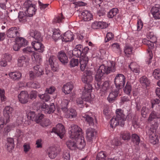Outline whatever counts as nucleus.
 Returning <instances> with one entry per match:
<instances>
[{
	"label": "nucleus",
	"mask_w": 160,
	"mask_h": 160,
	"mask_svg": "<svg viewBox=\"0 0 160 160\" xmlns=\"http://www.w3.org/2000/svg\"><path fill=\"white\" fill-rule=\"evenodd\" d=\"M118 10L117 8H114L112 9L108 14V17L109 18H112L118 12Z\"/></svg>",
	"instance_id": "41"
},
{
	"label": "nucleus",
	"mask_w": 160,
	"mask_h": 160,
	"mask_svg": "<svg viewBox=\"0 0 160 160\" xmlns=\"http://www.w3.org/2000/svg\"><path fill=\"white\" fill-rule=\"evenodd\" d=\"M111 64L112 65L111 67H107L103 65H102L99 67L98 69L95 78L96 82H95V86L97 90L101 89L102 91L104 92L109 89L110 86L109 81H105L102 85L101 84V78L103 75L105 74H108L110 72H113L115 70V63L112 61Z\"/></svg>",
	"instance_id": "1"
},
{
	"label": "nucleus",
	"mask_w": 160,
	"mask_h": 160,
	"mask_svg": "<svg viewBox=\"0 0 160 160\" xmlns=\"http://www.w3.org/2000/svg\"><path fill=\"white\" fill-rule=\"evenodd\" d=\"M42 140L41 139H37L36 141V144L37 148H41L42 147Z\"/></svg>",
	"instance_id": "64"
},
{
	"label": "nucleus",
	"mask_w": 160,
	"mask_h": 160,
	"mask_svg": "<svg viewBox=\"0 0 160 160\" xmlns=\"http://www.w3.org/2000/svg\"><path fill=\"white\" fill-rule=\"evenodd\" d=\"M97 25L98 27L101 28H105L108 27V24L105 22H98L93 23L92 25V27L94 29L96 28L95 27V26Z\"/></svg>",
	"instance_id": "36"
},
{
	"label": "nucleus",
	"mask_w": 160,
	"mask_h": 160,
	"mask_svg": "<svg viewBox=\"0 0 160 160\" xmlns=\"http://www.w3.org/2000/svg\"><path fill=\"white\" fill-rule=\"evenodd\" d=\"M23 8L25 10V12L26 14L29 17L33 16L37 10L35 5L33 4L30 0H27L24 2L23 4Z\"/></svg>",
	"instance_id": "4"
},
{
	"label": "nucleus",
	"mask_w": 160,
	"mask_h": 160,
	"mask_svg": "<svg viewBox=\"0 0 160 160\" xmlns=\"http://www.w3.org/2000/svg\"><path fill=\"white\" fill-rule=\"evenodd\" d=\"M116 117L112 118L110 121V126L112 128H115L117 125H119L123 127L126 120V116L123 113V111L121 109L116 110Z\"/></svg>",
	"instance_id": "2"
},
{
	"label": "nucleus",
	"mask_w": 160,
	"mask_h": 160,
	"mask_svg": "<svg viewBox=\"0 0 160 160\" xmlns=\"http://www.w3.org/2000/svg\"><path fill=\"white\" fill-rule=\"evenodd\" d=\"M63 157L64 159L66 160H70V156L69 151L68 150L65 151L63 154Z\"/></svg>",
	"instance_id": "59"
},
{
	"label": "nucleus",
	"mask_w": 160,
	"mask_h": 160,
	"mask_svg": "<svg viewBox=\"0 0 160 160\" xmlns=\"http://www.w3.org/2000/svg\"><path fill=\"white\" fill-rule=\"evenodd\" d=\"M119 89L116 88L114 91H112L109 94L108 99L110 103L113 102L115 100L118 94Z\"/></svg>",
	"instance_id": "25"
},
{
	"label": "nucleus",
	"mask_w": 160,
	"mask_h": 160,
	"mask_svg": "<svg viewBox=\"0 0 160 160\" xmlns=\"http://www.w3.org/2000/svg\"><path fill=\"white\" fill-rule=\"evenodd\" d=\"M126 118L128 121H132V125L134 128H138V125L136 121V119H135L134 118H133V119H131L132 118V117L131 114H128Z\"/></svg>",
	"instance_id": "44"
},
{
	"label": "nucleus",
	"mask_w": 160,
	"mask_h": 160,
	"mask_svg": "<svg viewBox=\"0 0 160 160\" xmlns=\"http://www.w3.org/2000/svg\"><path fill=\"white\" fill-rule=\"evenodd\" d=\"M33 57L35 59V60L36 62L40 63L42 60V58L41 56L39 55L38 54L34 53L33 55Z\"/></svg>",
	"instance_id": "63"
},
{
	"label": "nucleus",
	"mask_w": 160,
	"mask_h": 160,
	"mask_svg": "<svg viewBox=\"0 0 160 160\" xmlns=\"http://www.w3.org/2000/svg\"><path fill=\"white\" fill-rule=\"evenodd\" d=\"M151 12L155 19H160V5L156 4L151 9Z\"/></svg>",
	"instance_id": "18"
},
{
	"label": "nucleus",
	"mask_w": 160,
	"mask_h": 160,
	"mask_svg": "<svg viewBox=\"0 0 160 160\" xmlns=\"http://www.w3.org/2000/svg\"><path fill=\"white\" fill-rule=\"evenodd\" d=\"M66 144L68 148L71 150L77 148L76 143L72 140H68L66 142Z\"/></svg>",
	"instance_id": "38"
},
{
	"label": "nucleus",
	"mask_w": 160,
	"mask_h": 160,
	"mask_svg": "<svg viewBox=\"0 0 160 160\" xmlns=\"http://www.w3.org/2000/svg\"><path fill=\"white\" fill-rule=\"evenodd\" d=\"M5 93L4 90L0 88V97L2 102H4L7 100L6 97L5 96Z\"/></svg>",
	"instance_id": "51"
},
{
	"label": "nucleus",
	"mask_w": 160,
	"mask_h": 160,
	"mask_svg": "<svg viewBox=\"0 0 160 160\" xmlns=\"http://www.w3.org/2000/svg\"><path fill=\"white\" fill-rule=\"evenodd\" d=\"M64 103H65V105L64 107L62 108V109L63 111L67 112L66 115V118H71L75 117L76 115L75 110L72 109L69 110H67V106L68 102L67 100H65L62 102V106Z\"/></svg>",
	"instance_id": "9"
},
{
	"label": "nucleus",
	"mask_w": 160,
	"mask_h": 160,
	"mask_svg": "<svg viewBox=\"0 0 160 160\" xmlns=\"http://www.w3.org/2000/svg\"><path fill=\"white\" fill-rule=\"evenodd\" d=\"M58 58L60 61L62 63L68 62V58L66 53L63 52H60L58 54Z\"/></svg>",
	"instance_id": "30"
},
{
	"label": "nucleus",
	"mask_w": 160,
	"mask_h": 160,
	"mask_svg": "<svg viewBox=\"0 0 160 160\" xmlns=\"http://www.w3.org/2000/svg\"><path fill=\"white\" fill-rule=\"evenodd\" d=\"M70 64L71 67H74L77 66L78 64V59L72 58L70 62Z\"/></svg>",
	"instance_id": "55"
},
{
	"label": "nucleus",
	"mask_w": 160,
	"mask_h": 160,
	"mask_svg": "<svg viewBox=\"0 0 160 160\" xmlns=\"http://www.w3.org/2000/svg\"><path fill=\"white\" fill-rule=\"evenodd\" d=\"M73 88V85L71 83L68 82L63 85L62 91L65 94L70 93Z\"/></svg>",
	"instance_id": "28"
},
{
	"label": "nucleus",
	"mask_w": 160,
	"mask_h": 160,
	"mask_svg": "<svg viewBox=\"0 0 160 160\" xmlns=\"http://www.w3.org/2000/svg\"><path fill=\"white\" fill-rule=\"evenodd\" d=\"M67 54L69 58L74 55L78 58H80V44L76 45L73 51L70 50L67 52Z\"/></svg>",
	"instance_id": "17"
},
{
	"label": "nucleus",
	"mask_w": 160,
	"mask_h": 160,
	"mask_svg": "<svg viewBox=\"0 0 160 160\" xmlns=\"http://www.w3.org/2000/svg\"><path fill=\"white\" fill-rule=\"evenodd\" d=\"M82 117L85 119V120L87 121L89 126L94 127L93 119L92 117L86 114L84 116H82Z\"/></svg>",
	"instance_id": "39"
},
{
	"label": "nucleus",
	"mask_w": 160,
	"mask_h": 160,
	"mask_svg": "<svg viewBox=\"0 0 160 160\" xmlns=\"http://www.w3.org/2000/svg\"><path fill=\"white\" fill-rule=\"evenodd\" d=\"M107 156L103 152H99L97 155L96 160H106Z\"/></svg>",
	"instance_id": "43"
},
{
	"label": "nucleus",
	"mask_w": 160,
	"mask_h": 160,
	"mask_svg": "<svg viewBox=\"0 0 160 160\" xmlns=\"http://www.w3.org/2000/svg\"><path fill=\"white\" fill-rule=\"evenodd\" d=\"M18 97L19 101L22 104L27 103L29 99L28 94L27 92L24 91H21Z\"/></svg>",
	"instance_id": "16"
},
{
	"label": "nucleus",
	"mask_w": 160,
	"mask_h": 160,
	"mask_svg": "<svg viewBox=\"0 0 160 160\" xmlns=\"http://www.w3.org/2000/svg\"><path fill=\"white\" fill-rule=\"evenodd\" d=\"M121 137L124 140L128 141L130 139L131 135L130 133L126 132L121 134Z\"/></svg>",
	"instance_id": "49"
},
{
	"label": "nucleus",
	"mask_w": 160,
	"mask_h": 160,
	"mask_svg": "<svg viewBox=\"0 0 160 160\" xmlns=\"http://www.w3.org/2000/svg\"><path fill=\"white\" fill-rule=\"evenodd\" d=\"M23 147L24 151L26 153L29 151L31 149L30 144L29 143H25L23 146Z\"/></svg>",
	"instance_id": "61"
},
{
	"label": "nucleus",
	"mask_w": 160,
	"mask_h": 160,
	"mask_svg": "<svg viewBox=\"0 0 160 160\" xmlns=\"http://www.w3.org/2000/svg\"><path fill=\"white\" fill-rule=\"evenodd\" d=\"M62 42H70L74 39L73 34L70 31L66 32L63 36L61 37Z\"/></svg>",
	"instance_id": "22"
},
{
	"label": "nucleus",
	"mask_w": 160,
	"mask_h": 160,
	"mask_svg": "<svg viewBox=\"0 0 160 160\" xmlns=\"http://www.w3.org/2000/svg\"><path fill=\"white\" fill-rule=\"evenodd\" d=\"M88 62V59L87 56L81 57V70L83 71L85 69Z\"/></svg>",
	"instance_id": "33"
},
{
	"label": "nucleus",
	"mask_w": 160,
	"mask_h": 160,
	"mask_svg": "<svg viewBox=\"0 0 160 160\" xmlns=\"http://www.w3.org/2000/svg\"><path fill=\"white\" fill-rule=\"evenodd\" d=\"M13 109L11 107L8 106L4 108L3 110V114L5 118L6 123H8L10 120V117L12 116Z\"/></svg>",
	"instance_id": "14"
},
{
	"label": "nucleus",
	"mask_w": 160,
	"mask_h": 160,
	"mask_svg": "<svg viewBox=\"0 0 160 160\" xmlns=\"http://www.w3.org/2000/svg\"><path fill=\"white\" fill-rule=\"evenodd\" d=\"M26 86L28 87L34 88H39L40 87L39 84L37 82H30L26 83L25 82H19L20 87H24Z\"/></svg>",
	"instance_id": "20"
},
{
	"label": "nucleus",
	"mask_w": 160,
	"mask_h": 160,
	"mask_svg": "<svg viewBox=\"0 0 160 160\" xmlns=\"http://www.w3.org/2000/svg\"><path fill=\"white\" fill-rule=\"evenodd\" d=\"M29 59L27 56L22 55L19 57L18 59V65L19 67H22L24 64L28 62Z\"/></svg>",
	"instance_id": "27"
},
{
	"label": "nucleus",
	"mask_w": 160,
	"mask_h": 160,
	"mask_svg": "<svg viewBox=\"0 0 160 160\" xmlns=\"http://www.w3.org/2000/svg\"><path fill=\"white\" fill-rule=\"evenodd\" d=\"M40 107L42 111L46 113L50 114L53 113L55 109L53 103H52L50 106L45 102L41 103Z\"/></svg>",
	"instance_id": "11"
},
{
	"label": "nucleus",
	"mask_w": 160,
	"mask_h": 160,
	"mask_svg": "<svg viewBox=\"0 0 160 160\" xmlns=\"http://www.w3.org/2000/svg\"><path fill=\"white\" fill-rule=\"evenodd\" d=\"M33 49L30 47H27L23 49V52L27 54L33 53Z\"/></svg>",
	"instance_id": "60"
},
{
	"label": "nucleus",
	"mask_w": 160,
	"mask_h": 160,
	"mask_svg": "<svg viewBox=\"0 0 160 160\" xmlns=\"http://www.w3.org/2000/svg\"><path fill=\"white\" fill-rule=\"evenodd\" d=\"M82 80L83 83L91 82L93 79L92 72L90 70H86L82 73Z\"/></svg>",
	"instance_id": "12"
},
{
	"label": "nucleus",
	"mask_w": 160,
	"mask_h": 160,
	"mask_svg": "<svg viewBox=\"0 0 160 160\" xmlns=\"http://www.w3.org/2000/svg\"><path fill=\"white\" fill-rule=\"evenodd\" d=\"M64 17L62 13L56 17L53 20V22L55 23H60L63 22Z\"/></svg>",
	"instance_id": "47"
},
{
	"label": "nucleus",
	"mask_w": 160,
	"mask_h": 160,
	"mask_svg": "<svg viewBox=\"0 0 160 160\" xmlns=\"http://www.w3.org/2000/svg\"><path fill=\"white\" fill-rule=\"evenodd\" d=\"M84 83L85 92H82V98L83 99H86L89 97L90 92L92 90V87L91 82Z\"/></svg>",
	"instance_id": "15"
},
{
	"label": "nucleus",
	"mask_w": 160,
	"mask_h": 160,
	"mask_svg": "<svg viewBox=\"0 0 160 160\" xmlns=\"http://www.w3.org/2000/svg\"><path fill=\"white\" fill-rule=\"evenodd\" d=\"M96 131L95 129L91 128L88 129L86 131L87 139L89 142L92 140L96 136Z\"/></svg>",
	"instance_id": "23"
},
{
	"label": "nucleus",
	"mask_w": 160,
	"mask_h": 160,
	"mask_svg": "<svg viewBox=\"0 0 160 160\" xmlns=\"http://www.w3.org/2000/svg\"><path fill=\"white\" fill-rule=\"evenodd\" d=\"M56 57L53 55H51L49 58L46 60L48 65L49 64L53 72L57 71L58 70V65L56 61Z\"/></svg>",
	"instance_id": "10"
},
{
	"label": "nucleus",
	"mask_w": 160,
	"mask_h": 160,
	"mask_svg": "<svg viewBox=\"0 0 160 160\" xmlns=\"http://www.w3.org/2000/svg\"><path fill=\"white\" fill-rule=\"evenodd\" d=\"M36 115V114L34 112L30 111L27 115V118L29 119L34 121Z\"/></svg>",
	"instance_id": "50"
},
{
	"label": "nucleus",
	"mask_w": 160,
	"mask_h": 160,
	"mask_svg": "<svg viewBox=\"0 0 160 160\" xmlns=\"http://www.w3.org/2000/svg\"><path fill=\"white\" fill-rule=\"evenodd\" d=\"M10 78L14 81H18L22 78V74L18 71L10 72L9 74Z\"/></svg>",
	"instance_id": "24"
},
{
	"label": "nucleus",
	"mask_w": 160,
	"mask_h": 160,
	"mask_svg": "<svg viewBox=\"0 0 160 160\" xmlns=\"http://www.w3.org/2000/svg\"><path fill=\"white\" fill-rule=\"evenodd\" d=\"M156 118H160V114H157L155 111H153L150 115L148 120L149 121H151Z\"/></svg>",
	"instance_id": "45"
},
{
	"label": "nucleus",
	"mask_w": 160,
	"mask_h": 160,
	"mask_svg": "<svg viewBox=\"0 0 160 160\" xmlns=\"http://www.w3.org/2000/svg\"><path fill=\"white\" fill-rule=\"evenodd\" d=\"M132 141L138 145L140 142V139L139 137L136 134H132Z\"/></svg>",
	"instance_id": "48"
},
{
	"label": "nucleus",
	"mask_w": 160,
	"mask_h": 160,
	"mask_svg": "<svg viewBox=\"0 0 160 160\" xmlns=\"http://www.w3.org/2000/svg\"><path fill=\"white\" fill-rule=\"evenodd\" d=\"M8 150L9 152L11 151L13 149L14 147V140L12 138H8L7 140V143L6 144Z\"/></svg>",
	"instance_id": "31"
},
{
	"label": "nucleus",
	"mask_w": 160,
	"mask_h": 160,
	"mask_svg": "<svg viewBox=\"0 0 160 160\" xmlns=\"http://www.w3.org/2000/svg\"><path fill=\"white\" fill-rule=\"evenodd\" d=\"M81 18L82 19V21H88L92 19V15L88 10H85L81 13Z\"/></svg>",
	"instance_id": "21"
},
{
	"label": "nucleus",
	"mask_w": 160,
	"mask_h": 160,
	"mask_svg": "<svg viewBox=\"0 0 160 160\" xmlns=\"http://www.w3.org/2000/svg\"><path fill=\"white\" fill-rule=\"evenodd\" d=\"M15 134L17 137L21 138L23 137V132L19 129H17Z\"/></svg>",
	"instance_id": "62"
},
{
	"label": "nucleus",
	"mask_w": 160,
	"mask_h": 160,
	"mask_svg": "<svg viewBox=\"0 0 160 160\" xmlns=\"http://www.w3.org/2000/svg\"><path fill=\"white\" fill-rule=\"evenodd\" d=\"M132 86L130 83L127 82L123 88V90L125 93L128 95H130L132 91Z\"/></svg>",
	"instance_id": "42"
},
{
	"label": "nucleus",
	"mask_w": 160,
	"mask_h": 160,
	"mask_svg": "<svg viewBox=\"0 0 160 160\" xmlns=\"http://www.w3.org/2000/svg\"><path fill=\"white\" fill-rule=\"evenodd\" d=\"M53 35L52 38L56 42L59 39H61V37H62L60 35V31L58 29H54L52 30Z\"/></svg>",
	"instance_id": "32"
},
{
	"label": "nucleus",
	"mask_w": 160,
	"mask_h": 160,
	"mask_svg": "<svg viewBox=\"0 0 160 160\" xmlns=\"http://www.w3.org/2000/svg\"><path fill=\"white\" fill-rule=\"evenodd\" d=\"M58 153L56 148L55 147H51L48 150L47 154L48 157L51 159L55 158Z\"/></svg>",
	"instance_id": "26"
},
{
	"label": "nucleus",
	"mask_w": 160,
	"mask_h": 160,
	"mask_svg": "<svg viewBox=\"0 0 160 160\" xmlns=\"http://www.w3.org/2000/svg\"><path fill=\"white\" fill-rule=\"evenodd\" d=\"M125 78L122 74H118L114 79V82L116 88L120 89L123 88L125 83Z\"/></svg>",
	"instance_id": "6"
},
{
	"label": "nucleus",
	"mask_w": 160,
	"mask_h": 160,
	"mask_svg": "<svg viewBox=\"0 0 160 160\" xmlns=\"http://www.w3.org/2000/svg\"><path fill=\"white\" fill-rule=\"evenodd\" d=\"M38 96L43 101L45 102L48 101L50 98V96L47 93L39 94Z\"/></svg>",
	"instance_id": "46"
},
{
	"label": "nucleus",
	"mask_w": 160,
	"mask_h": 160,
	"mask_svg": "<svg viewBox=\"0 0 160 160\" xmlns=\"http://www.w3.org/2000/svg\"><path fill=\"white\" fill-rule=\"evenodd\" d=\"M17 42L22 47H25L27 45L28 41L25 39L23 38L19 37L17 39Z\"/></svg>",
	"instance_id": "40"
},
{
	"label": "nucleus",
	"mask_w": 160,
	"mask_h": 160,
	"mask_svg": "<svg viewBox=\"0 0 160 160\" xmlns=\"http://www.w3.org/2000/svg\"><path fill=\"white\" fill-rule=\"evenodd\" d=\"M140 81L143 86L146 87L148 86L150 83L149 79L145 76H143L140 78Z\"/></svg>",
	"instance_id": "34"
},
{
	"label": "nucleus",
	"mask_w": 160,
	"mask_h": 160,
	"mask_svg": "<svg viewBox=\"0 0 160 160\" xmlns=\"http://www.w3.org/2000/svg\"><path fill=\"white\" fill-rule=\"evenodd\" d=\"M51 122L48 119H44L41 123L42 126L43 127H46L50 125Z\"/></svg>",
	"instance_id": "57"
},
{
	"label": "nucleus",
	"mask_w": 160,
	"mask_h": 160,
	"mask_svg": "<svg viewBox=\"0 0 160 160\" xmlns=\"http://www.w3.org/2000/svg\"><path fill=\"white\" fill-rule=\"evenodd\" d=\"M33 72L31 71L29 72V78L31 80H33L37 77L42 75L43 71L40 65H37L33 67Z\"/></svg>",
	"instance_id": "7"
},
{
	"label": "nucleus",
	"mask_w": 160,
	"mask_h": 160,
	"mask_svg": "<svg viewBox=\"0 0 160 160\" xmlns=\"http://www.w3.org/2000/svg\"><path fill=\"white\" fill-rule=\"evenodd\" d=\"M44 115L42 113H38L36 115L34 121H35L37 123L40 122L42 119L43 118Z\"/></svg>",
	"instance_id": "54"
},
{
	"label": "nucleus",
	"mask_w": 160,
	"mask_h": 160,
	"mask_svg": "<svg viewBox=\"0 0 160 160\" xmlns=\"http://www.w3.org/2000/svg\"><path fill=\"white\" fill-rule=\"evenodd\" d=\"M149 37L151 40L148 41L147 45L148 46L149 49H151L153 47L154 43H155L157 42L156 38L154 36H152V38L149 36Z\"/></svg>",
	"instance_id": "35"
},
{
	"label": "nucleus",
	"mask_w": 160,
	"mask_h": 160,
	"mask_svg": "<svg viewBox=\"0 0 160 160\" xmlns=\"http://www.w3.org/2000/svg\"><path fill=\"white\" fill-rule=\"evenodd\" d=\"M2 58L4 59L7 62L11 61L12 59V57L11 55L6 53L2 56Z\"/></svg>",
	"instance_id": "58"
},
{
	"label": "nucleus",
	"mask_w": 160,
	"mask_h": 160,
	"mask_svg": "<svg viewBox=\"0 0 160 160\" xmlns=\"http://www.w3.org/2000/svg\"><path fill=\"white\" fill-rule=\"evenodd\" d=\"M6 34L7 37L10 38L17 37L20 35L19 29L16 27L11 28L7 30Z\"/></svg>",
	"instance_id": "13"
},
{
	"label": "nucleus",
	"mask_w": 160,
	"mask_h": 160,
	"mask_svg": "<svg viewBox=\"0 0 160 160\" xmlns=\"http://www.w3.org/2000/svg\"><path fill=\"white\" fill-rule=\"evenodd\" d=\"M153 75L156 79H160V69H155L153 72Z\"/></svg>",
	"instance_id": "53"
},
{
	"label": "nucleus",
	"mask_w": 160,
	"mask_h": 160,
	"mask_svg": "<svg viewBox=\"0 0 160 160\" xmlns=\"http://www.w3.org/2000/svg\"><path fill=\"white\" fill-rule=\"evenodd\" d=\"M157 128L156 124H154L151 126L150 128H148L146 130V132L149 136V142L153 145L156 144L158 142V136L156 132Z\"/></svg>",
	"instance_id": "3"
},
{
	"label": "nucleus",
	"mask_w": 160,
	"mask_h": 160,
	"mask_svg": "<svg viewBox=\"0 0 160 160\" xmlns=\"http://www.w3.org/2000/svg\"><path fill=\"white\" fill-rule=\"evenodd\" d=\"M40 42L33 41L32 43V45L35 50L38 52H42L44 50V46Z\"/></svg>",
	"instance_id": "19"
},
{
	"label": "nucleus",
	"mask_w": 160,
	"mask_h": 160,
	"mask_svg": "<svg viewBox=\"0 0 160 160\" xmlns=\"http://www.w3.org/2000/svg\"><path fill=\"white\" fill-rule=\"evenodd\" d=\"M51 132L55 133L62 139L65 134V130L64 126L61 124L58 123L56 125V127L52 128Z\"/></svg>",
	"instance_id": "8"
},
{
	"label": "nucleus",
	"mask_w": 160,
	"mask_h": 160,
	"mask_svg": "<svg viewBox=\"0 0 160 160\" xmlns=\"http://www.w3.org/2000/svg\"><path fill=\"white\" fill-rule=\"evenodd\" d=\"M148 110L145 107H143L141 109V113L142 117L144 118L146 117L148 113Z\"/></svg>",
	"instance_id": "56"
},
{
	"label": "nucleus",
	"mask_w": 160,
	"mask_h": 160,
	"mask_svg": "<svg viewBox=\"0 0 160 160\" xmlns=\"http://www.w3.org/2000/svg\"><path fill=\"white\" fill-rule=\"evenodd\" d=\"M79 128L76 125H72L68 129V133L70 138L77 140L80 137Z\"/></svg>",
	"instance_id": "5"
},
{
	"label": "nucleus",
	"mask_w": 160,
	"mask_h": 160,
	"mask_svg": "<svg viewBox=\"0 0 160 160\" xmlns=\"http://www.w3.org/2000/svg\"><path fill=\"white\" fill-rule=\"evenodd\" d=\"M30 36L34 38L37 41H41L42 38L39 32L37 31L31 30L29 33Z\"/></svg>",
	"instance_id": "29"
},
{
	"label": "nucleus",
	"mask_w": 160,
	"mask_h": 160,
	"mask_svg": "<svg viewBox=\"0 0 160 160\" xmlns=\"http://www.w3.org/2000/svg\"><path fill=\"white\" fill-rule=\"evenodd\" d=\"M132 48L128 46H126L124 50L125 54L127 56V57H129V55L132 53Z\"/></svg>",
	"instance_id": "52"
},
{
	"label": "nucleus",
	"mask_w": 160,
	"mask_h": 160,
	"mask_svg": "<svg viewBox=\"0 0 160 160\" xmlns=\"http://www.w3.org/2000/svg\"><path fill=\"white\" fill-rule=\"evenodd\" d=\"M26 14L25 12H19L18 17L20 22H24L26 21L27 18L28 17Z\"/></svg>",
	"instance_id": "37"
}]
</instances>
